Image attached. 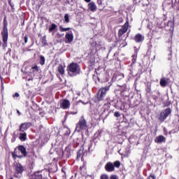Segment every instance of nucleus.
<instances>
[{"label": "nucleus", "mask_w": 179, "mask_h": 179, "mask_svg": "<svg viewBox=\"0 0 179 179\" xmlns=\"http://www.w3.org/2000/svg\"><path fill=\"white\" fill-rule=\"evenodd\" d=\"M67 72L71 78L73 76H77V75H80V66L78 63L71 62L67 66Z\"/></svg>", "instance_id": "7ed1b4c3"}, {"label": "nucleus", "mask_w": 179, "mask_h": 179, "mask_svg": "<svg viewBox=\"0 0 179 179\" xmlns=\"http://www.w3.org/2000/svg\"><path fill=\"white\" fill-rule=\"evenodd\" d=\"M85 145H86V141H85L83 145H82V148H83L85 146Z\"/></svg>", "instance_id": "8fccbe9b"}, {"label": "nucleus", "mask_w": 179, "mask_h": 179, "mask_svg": "<svg viewBox=\"0 0 179 179\" xmlns=\"http://www.w3.org/2000/svg\"><path fill=\"white\" fill-rule=\"evenodd\" d=\"M66 1L64 2L66 5H69L71 3V1L69 0H65Z\"/></svg>", "instance_id": "c03bdc74"}, {"label": "nucleus", "mask_w": 179, "mask_h": 179, "mask_svg": "<svg viewBox=\"0 0 179 179\" xmlns=\"http://www.w3.org/2000/svg\"><path fill=\"white\" fill-rule=\"evenodd\" d=\"M28 51H31V50L29 49V50H28Z\"/></svg>", "instance_id": "bf43d9fd"}, {"label": "nucleus", "mask_w": 179, "mask_h": 179, "mask_svg": "<svg viewBox=\"0 0 179 179\" xmlns=\"http://www.w3.org/2000/svg\"><path fill=\"white\" fill-rule=\"evenodd\" d=\"M113 166L114 169H120V167H121V162L120 161H115V162H113Z\"/></svg>", "instance_id": "cd10ccee"}, {"label": "nucleus", "mask_w": 179, "mask_h": 179, "mask_svg": "<svg viewBox=\"0 0 179 179\" xmlns=\"http://www.w3.org/2000/svg\"><path fill=\"white\" fill-rule=\"evenodd\" d=\"M32 72L34 73V72H39L40 69L38 68V66L37 64H34L31 66Z\"/></svg>", "instance_id": "a878e982"}, {"label": "nucleus", "mask_w": 179, "mask_h": 179, "mask_svg": "<svg viewBox=\"0 0 179 179\" xmlns=\"http://www.w3.org/2000/svg\"><path fill=\"white\" fill-rule=\"evenodd\" d=\"M2 45V42L1 41H0V46H1Z\"/></svg>", "instance_id": "5fc2aeb1"}, {"label": "nucleus", "mask_w": 179, "mask_h": 179, "mask_svg": "<svg viewBox=\"0 0 179 179\" xmlns=\"http://www.w3.org/2000/svg\"><path fill=\"white\" fill-rule=\"evenodd\" d=\"M77 113H78V110H76V111H72V112H71L70 113H71L72 115H76Z\"/></svg>", "instance_id": "37998d69"}, {"label": "nucleus", "mask_w": 179, "mask_h": 179, "mask_svg": "<svg viewBox=\"0 0 179 179\" xmlns=\"http://www.w3.org/2000/svg\"><path fill=\"white\" fill-rule=\"evenodd\" d=\"M14 177L17 178V176L15 175Z\"/></svg>", "instance_id": "13d9d810"}, {"label": "nucleus", "mask_w": 179, "mask_h": 179, "mask_svg": "<svg viewBox=\"0 0 179 179\" xmlns=\"http://www.w3.org/2000/svg\"><path fill=\"white\" fill-rule=\"evenodd\" d=\"M117 90H121L120 89H118Z\"/></svg>", "instance_id": "680f3d73"}, {"label": "nucleus", "mask_w": 179, "mask_h": 179, "mask_svg": "<svg viewBox=\"0 0 179 179\" xmlns=\"http://www.w3.org/2000/svg\"><path fill=\"white\" fill-rule=\"evenodd\" d=\"M31 179H43L41 171H36L31 176Z\"/></svg>", "instance_id": "2eb2a0df"}, {"label": "nucleus", "mask_w": 179, "mask_h": 179, "mask_svg": "<svg viewBox=\"0 0 179 179\" xmlns=\"http://www.w3.org/2000/svg\"><path fill=\"white\" fill-rule=\"evenodd\" d=\"M88 8L91 12H96L97 10V6L94 2H91L88 4Z\"/></svg>", "instance_id": "dca6fc26"}, {"label": "nucleus", "mask_w": 179, "mask_h": 179, "mask_svg": "<svg viewBox=\"0 0 179 179\" xmlns=\"http://www.w3.org/2000/svg\"><path fill=\"white\" fill-rule=\"evenodd\" d=\"M58 72L60 73V75H64L65 73V68H64V66L62 64H60L58 67Z\"/></svg>", "instance_id": "4be33fe9"}, {"label": "nucleus", "mask_w": 179, "mask_h": 179, "mask_svg": "<svg viewBox=\"0 0 179 179\" xmlns=\"http://www.w3.org/2000/svg\"><path fill=\"white\" fill-rule=\"evenodd\" d=\"M15 170L16 174H23V171H24V166H23L22 164L18 163L15 165Z\"/></svg>", "instance_id": "f8f14e48"}, {"label": "nucleus", "mask_w": 179, "mask_h": 179, "mask_svg": "<svg viewBox=\"0 0 179 179\" xmlns=\"http://www.w3.org/2000/svg\"><path fill=\"white\" fill-rule=\"evenodd\" d=\"M76 129L78 132L87 129V122L86 121V119H85V116H81L80 120L76 124Z\"/></svg>", "instance_id": "39448f33"}, {"label": "nucleus", "mask_w": 179, "mask_h": 179, "mask_svg": "<svg viewBox=\"0 0 179 179\" xmlns=\"http://www.w3.org/2000/svg\"><path fill=\"white\" fill-rule=\"evenodd\" d=\"M102 3H103V0H97L98 5H102Z\"/></svg>", "instance_id": "a19ab883"}, {"label": "nucleus", "mask_w": 179, "mask_h": 179, "mask_svg": "<svg viewBox=\"0 0 179 179\" xmlns=\"http://www.w3.org/2000/svg\"><path fill=\"white\" fill-rule=\"evenodd\" d=\"M94 135L96 138H101V130H98Z\"/></svg>", "instance_id": "72a5a7b5"}, {"label": "nucleus", "mask_w": 179, "mask_h": 179, "mask_svg": "<svg viewBox=\"0 0 179 179\" xmlns=\"http://www.w3.org/2000/svg\"><path fill=\"white\" fill-rule=\"evenodd\" d=\"M3 29L1 31V37L3 40L2 47L3 50L8 47V38L9 37V34L8 32V21L6 20V17L5 16L3 22Z\"/></svg>", "instance_id": "f03ea898"}, {"label": "nucleus", "mask_w": 179, "mask_h": 179, "mask_svg": "<svg viewBox=\"0 0 179 179\" xmlns=\"http://www.w3.org/2000/svg\"><path fill=\"white\" fill-rule=\"evenodd\" d=\"M156 143H162V142H166V138L164 136H157L155 139Z\"/></svg>", "instance_id": "a211bd4d"}, {"label": "nucleus", "mask_w": 179, "mask_h": 179, "mask_svg": "<svg viewBox=\"0 0 179 179\" xmlns=\"http://www.w3.org/2000/svg\"><path fill=\"white\" fill-rule=\"evenodd\" d=\"M79 103H83V104H85V103H83V101H82V100L77 101L76 104L78 105V104H79Z\"/></svg>", "instance_id": "a18cd8bd"}, {"label": "nucleus", "mask_w": 179, "mask_h": 179, "mask_svg": "<svg viewBox=\"0 0 179 179\" xmlns=\"http://www.w3.org/2000/svg\"><path fill=\"white\" fill-rule=\"evenodd\" d=\"M33 125L31 122H24L20 125L19 131L20 132H24L25 131H27L30 127Z\"/></svg>", "instance_id": "9b49d317"}, {"label": "nucleus", "mask_w": 179, "mask_h": 179, "mask_svg": "<svg viewBox=\"0 0 179 179\" xmlns=\"http://www.w3.org/2000/svg\"><path fill=\"white\" fill-rule=\"evenodd\" d=\"M28 80V82H30V80H33V78H29L27 79Z\"/></svg>", "instance_id": "49530a36"}, {"label": "nucleus", "mask_w": 179, "mask_h": 179, "mask_svg": "<svg viewBox=\"0 0 179 179\" xmlns=\"http://www.w3.org/2000/svg\"><path fill=\"white\" fill-rule=\"evenodd\" d=\"M105 170L107 173H112V171H115V168H114V165L112 162H108L105 165Z\"/></svg>", "instance_id": "ddd939ff"}, {"label": "nucleus", "mask_w": 179, "mask_h": 179, "mask_svg": "<svg viewBox=\"0 0 179 179\" xmlns=\"http://www.w3.org/2000/svg\"><path fill=\"white\" fill-rule=\"evenodd\" d=\"M93 146V142L90 141V145L88 146V150L90 152V148Z\"/></svg>", "instance_id": "58836bf2"}, {"label": "nucleus", "mask_w": 179, "mask_h": 179, "mask_svg": "<svg viewBox=\"0 0 179 179\" xmlns=\"http://www.w3.org/2000/svg\"><path fill=\"white\" fill-rule=\"evenodd\" d=\"M129 29V20H127L124 25L122 27V28L118 30L117 36L119 38V41H121L122 40V36H124V33H127V31H128Z\"/></svg>", "instance_id": "423d86ee"}, {"label": "nucleus", "mask_w": 179, "mask_h": 179, "mask_svg": "<svg viewBox=\"0 0 179 179\" xmlns=\"http://www.w3.org/2000/svg\"><path fill=\"white\" fill-rule=\"evenodd\" d=\"M20 94L17 92H15L14 95H13V97H19Z\"/></svg>", "instance_id": "79ce46f5"}, {"label": "nucleus", "mask_w": 179, "mask_h": 179, "mask_svg": "<svg viewBox=\"0 0 179 179\" xmlns=\"http://www.w3.org/2000/svg\"><path fill=\"white\" fill-rule=\"evenodd\" d=\"M98 80H100V78H98Z\"/></svg>", "instance_id": "052dcab7"}, {"label": "nucleus", "mask_w": 179, "mask_h": 179, "mask_svg": "<svg viewBox=\"0 0 179 179\" xmlns=\"http://www.w3.org/2000/svg\"><path fill=\"white\" fill-rule=\"evenodd\" d=\"M10 51H12V50L10 48L8 49V51L7 52H10Z\"/></svg>", "instance_id": "3c124183"}, {"label": "nucleus", "mask_w": 179, "mask_h": 179, "mask_svg": "<svg viewBox=\"0 0 179 179\" xmlns=\"http://www.w3.org/2000/svg\"><path fill=\"white\" fill-rule=\"evenodd\" d=\"M145 92L147 94H150V92H152V84L151 83H148L146 85Z\"/></svg>", "instance_id": "412c9836"}, {"label": "nucleus", "mask_w": 179, "mask_h": 179, "mask_svg": "<svg viewBox=\"0 0 179 179\" xmlns=\"http://www.w3.org/2000/svg\"><path fill=\"white\" fill-rule=\"evenodd\" d=\"M83 156V149H80L78 152H77V159H83V157H82Z\"/></svg>", "instance_id": "393cba45"}, {"label": "nucleus", "mask_w": 179, "mask_h": 179, "mask_svg": "<svg viewBox=\"0 0 179 179\" xmlns=\"http://www.w3.org/2000/svg\"><path fill=\"white\" fill-rule=\"evenodd\" d=\"M164 107H169V106H171V101L170 100H166L164 103Z\"/></svg>", "instance_id": "2f4dec72"}, {"label": "nucleus", "mask_w": 179, "mask_h": 179, "mask_svg": "<svg viewBox=\"0 0 179 179\" xmlns=\"http://www.w3.org/2000/svg\"><path fill=\"white\" fill-rule=\"evenodd\" d=\"M64 22L65 23H69V15L68 13L64 15Z\"/></svg>", "instance_id": "473e14b6"}, {"label": "nucleus", "mask_w": 179, "mask_h": 179, "mask_svg": "<svg viewBox=\"0 0 179 179\" xmlns=\"http://www.w3.org/2000/svg\"><path fill=\"white\" fill-rule=\"evenodd\" d=\"M90 62L92 63V64H94V61L92 62V60H90Z\"/></svg>", "instance_id": "603ef678"}, {"label": "nucleus", "mask_w": 179, "mask_h": 179, "mask_svg": "<svg viewBox=\"0 0 179 179\" xmlns=\"http://www.w3.org/2000/svg\"><path fill=\"white\" fill-rule=\"evenodd\" d=\"M90 50L92 51V52H97V50H99V48H100V47H101V44H100V43H97L96 41H92L90 42Z\"/></svg>", "instance_id": "1a4fd4ad"}, {"label": "nucleus", "mask_w": 179, "mask_h": 179, "mask_svg": "<svg viewBox=\"0 0 179 179\" xmlns=\"http://www.w3.org/2000/svg\"><path fill=\"white\" fill-rule=\"evenodd\" d=\"M108 90H110V85L100 88L96 94V102L100 103V101H103V100H104V97H106Z\"/></svg>", "instance_id": "20e7f679"}, {"label": "nucleus", "mask_w": 179, "mask_h": 179, "mask_svg": "<svg viewBox=\"0 0 179 179\" xmlns=\"http://www.w3.org/2000/svg\"><path fill=\"white\" fill-rule=\"evenodd\" d=\"M65 38L67 40V43H71L73 41V34L71 32V34H67L65 35Z\"/></svg>", "instance_id": "f3484780"}, {"label": "nucleus", "mask_w": 179, "mask_h": 179, "mask_svg": "<svg viewBox=\"0 0 179 179\" xmlns=\"http://www.w3.org/2000/svg\"><path fill=\"white\" fill-rule=\"evenodd\" d=\"M22 40L24 41V43H22L23 45H24V44H27V41H29V37L27 36V34L24 35V34H22Z\"/></svg>", "instance_id": "5701e85b"}, {"label": "nucleus", "mask_w": 179, "mask_h": 179, "mask_svg": "<svg viewBox=\"0 0 179 179\" xmlns=\"http://www.w3.org/2000/svg\"><path fill=\"white\" fill-rule=\"evenodd\" d=\"M131 66H132V65H134V64H136V59L138 58V56L136 55H133L131 56Z\"/></svg>", "instance_id": "bb28decb"}, {"label": "nucleus", "mask_w": 179, "mask_h": 179, "mask_svg": "<svg viewBox=\"0 0 179 179\" xmlns=\"http://www.w3.org/2000/svg\"><path fill=\"white\" fill-rule=\"evenodd\" d=\"M147 179H156V176L154 173H150Z\"/></svg>", "instance_id": "c9c22d12"}, {"label": "nucleus", "mask_w": 179, "mask_h": 179, "mask_svg": "<svg viewBox=\"0 0 179 179\" xmlns=\"http://www.w3.org/2000/svg\"><path fill=\"white\" fill-rule=\"evenodd\" d=\"M85 1L89 3L90 2V0H85Z\"/></svg>", "instance_id": "864d4df0"}, {"label": "nucleus", "mask_w": 179, "mask_h": 179, "mask_svg": "<svg viewBox=\"0 0 179 179\" xmlns=\"http://www.w3.org/2000/svg\"><path fill=\"white\" fill-rule=\"evenodd\" d=\"M9 5H10V1H8Z\"/></svg>", "instance_id": "4d7b16f0"}, {"label": "nucleus", "mask_w": 179, "mask_h": 179, "mask_svg": "<svg viewBox=\"0 0 179 179\" xmlns=\"http://www.w3.org/2000/svg\"><path fill=\"white\" fill-rule=\"evenodd\" d=\"M20 139L22 142H24V141H26V139H27V134H26L25 132H24V133H20Z\"/></svg>", "instance_id": "aec40b11"}, {"label": "nucleus", "mask_w": 179, "mask_h": 179, "mask_svg": "<svg viewBox=\"0 0 179 179\" xmlns=\"http://www.w3.org/2000/svg\"><path fill=\"white\" fill-rule=\"evenodd\" d=\"M143 40H145V36H143L142 34H137L134 36V41H136V43H142Z\"/></svg>", "instance_id": "4468645a"}, {"label": "nucleus", "mask_w": 179, "mask_h": 179, "mask_svg": "<svg viewBox=\"0 0 179 179\" xmlns=\"http://www.w3.org/2000/svg\"><path fill=\"white\" fill-rule=\"evenodd\" d=\"M59 106L62 110H68L71 107V101L67 99H62L59 102Z\"/></svg>", "instance_id": "6e6552de"}, {"label": "nucleus", "mask_w": 179, "mask_h": 179, "mask_svg": "<svg viewBox=\"0 0 179 179\" xmlns=\"http://www.w3.org/2000/svg\"><path fill=\"white\" fill-rule=\"evenodd\" d=\"M114 116L116 117V118H118V117H121V113H120L118 111H116L114 113Z\"/></svg>", "instance_id": "e433bc0d"}, {"label": "nucleus", "mask_w": 179, "mask_h": 179, "mask_svg": "<svg viewBox=\"0 0 179 179\" xmlns=\"http://www.w3.org/2000/svg\"><path fill=\"white\" fill-rule=\"evenodd\" d=\"M169 115H171V108H167L162 110L159 114L158 120L160 122H164V121L167 120V117H169Z\"/></svg>", "instance_id": "0eeeda50"}, {"label": "nucleus", "mask_w": 179, "mask_h": 179, "mask_svg": "<svg viewBox=\"0 0 179 179\" xmlns=\"http://www.w3.org/2000/svg\"><path fill=\"white\" fill-rule=\"evenodd\" d=\"M127 45H128V43L126 42L124 45H123L122 47L124 48V47H127Z\"/></svg>", "instance_id": "de8ad7c7"}, {"label": "nucleus", "mask_w": 179, "mask_h": 179, "mask_svg": "<svg viewBox=\"0 0 179 179\" xmlns=\"http://www.w3.org/2000/svg\"><path fill=\"white\" fill-rule=\"evenodd\" d=\"M17 114H18V115H20V111H19V110H17Z\"/></svg>", "instance_id": "09e8293b"}, {"label": "nucleus", "mask_w": 179, "mask_h": 179, "mask_svg": "<svg viewBox=\"0 0 179 179\" xmlns=\"http://www.w3.org/2000/svg\"><path fill=\"white\" fill-rule=\"evenodd\" d=\"M100 179H109L108 175H107L106 173H103L101 175Z\"/></svg>", "instance_id": "f704fd0d"}, {"label": "nucleus", "mask_w": 179, "mask_h": 179, "mask_svg": "<svg viewBox=\"0 0 179 179\" xmlns=\"http://www.w3.org/2000/svg\"><path fill=\"white\" fill-rule=\"evenodd\" d=\"M59 30H60V31H62V32L68 31L69 30H71V28H70V27L64 28V27H62V26H60V27H59Z\"/></svg>", "instance_id": "7c9ffc66"}, {"label": "nucleus", "mask_w": 179, "mask_h": 179, "mask_svg": "<svg viewBox=\"0 0 179 179\" xmlns=\"http://www.w3.org/2000/svg\"><path fill=\"white\" fill-rule=\"evenodd\" d=\"M13 159H23L27 157V151L24 145H20L17 146L14 151L11 152Z\"/></svg>", "instance_id": "f257e3e1"}, {"label": "nucleus", "mask_w": 179, "mask_h": 179, "mask_svg": "<svg viewBox=\"0 0 179 179\" xmlns=\"http://www.w3.org/2000/svg\"><path fill=\"white\" fill-rule=\"evenodd\" d=\"M110 179H118V178L117 177V175H112L110 176Z\"/></svg>", "instance_id": "ea45409f"}, {"label": "nucleus", "mask_w": 179, "mask_h": 179, "mask_svg": "<svg viewBox=\"0 0 179 179\" xmlns=\"http://www.w3.org/2000/svg\"><path fill=\"white\" fill-rule=\"evenodd\" d=\"M120 92L122 93V92H124V90H120Z\"/></svg>", "instance_id": "6e6d98bb"}, {"label": "nucleus", "mask_w": 179, "mask_h": 179, "mask_svg": "<svg viewBox=\"0 0 179 179\" xmlns=\"http://www.w3.org/2000/svg\"><path fill=\"white\" fill-rule=\"evenodd\" d=\"M57 29V24H52L51 27L49 28V32L51 33V31H54Z\"/></svg>", "instance_id": "c756f323"}, {"label": "nucleus", "mask_w": 179, "mask_h": 179, "mask_svg": "<svg viewBox=\"0 0 179 179\" xmlns=\"http://www.w3.org/2000/svg\"><path fill=\"white\" fill-rule=\"evenodd\" d=\"M39 64L43 66V65H45V57L43 55L40 56Z\"/></svg>", "instance_id": "b1692460"}, {"label": "nucleus", "mask_w": 179, "mask_h": 179, "mask_svg": "<svg viewBox=\"0 0 179 179\" xmlns=\"http://www.w3.org/2000/svg\"><path fill=\"white\" fill-rule=\"evenodd\" d=\"M41 43L43 45H48V43H47V36H44L41 38Z\"/></svg>", "instance_id": "c85d7f7f"}, {"label": "nucleus", "mask_w": 179, "mask_h": 179, "mask_svg": "<svg viewBox=\"0 0 179 179\" xmlns=\"http://www.w3.org/2000/svg\"><path fill=\"white\" fill-rule=\"evenodd\" d=\"M167 80H169V78H162L159 81V85L162 87H166L167 86Z\"/></svg>", "instance_id": "6ab92c4d"}, {"label": "nucleus", "mask_w": 179, "mask_h": 179, "mask_svg": "<svg viewBox=\"0 0 179 179\" xmlns=\"http://www.w3.org/2000/svg\"><path fill=\"white\" fill-rule=\"evenodd\" d=\"M72 150V145H69L66 147L64 151L62 152V157L65 159H69L71 157V150Z\"/></svg>", "instance_id": "9d476101"}, {"label": "nucleus", "mask_w": 179, "mask_h": 179, "mask_svg": "<svg viewBox=\"0 0 179 179\" xmlns=\"http://www.w3.org/2000/svg\"><path fill=\"white\" fill-rule=\"evenodd\" d=\"M169 51H170V53H169V59H171V57L173 55V51L171 50V48H169Z\"/></svg>", "instance_id": "4c0bfd02"}]
</instances>
